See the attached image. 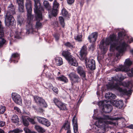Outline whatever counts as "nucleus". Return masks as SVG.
<instances>
[{
	"label": "nucleus",
	"instance_id": "57",
	"mask_svg": "<svg viewBox=\"0 0 133 133\" xmlns=\"http://www.w3.org/2000/svg\"><path fill=\"white\" fill-rule=\"evenodd\" d=\"M94 45H91L89 49L92 50H93L94 49Z\"/></svg>",
	"mask_w": 133,
	"mask_h": 133
},
{
	"label": "nucleus",
	"instance_id": "55",
	"mask_svg": "<svg viewBox=\"0 0 133 133\" xmlns=\"http://www.w3.org/2000/svg\"><path fill=\"white\" fill-rule=\"evenodd\" d=\"M127 127L131 129H133V124H131L127 126Z\"/></svg>",
	"mask_w": 133,
	"mask_h": 133
},
{
	"label": "nucleus",
	"instance_id": "59",
	"mask_svg": "<svg viewBox=\"0 0 133 133\" xmlns=\"http://www.w3.org/2000/svg\"><path fill=\"white\" fill-rule=\"evenodd\" d=\"M82 101V97H80L79 99L78 100V102L77 104H79Z\"/></svg>",
	"mask_w": 133,
	"mask_h": 133
},
{
	"label": "nucleus",
	"instance_id": "36",
	"mask_svg": "<svg viewBox=\"0 0 133 133\" xmlns=\"http://www.w3.org/2000/svg\"><path fill=\"white\" fill-rule=\"evenodd\" d=\"M14 109L15 112L18 114H21V112L20 109L19 108L17 107H15L14 108Z\"/></svg>",
	"mask_w": 133,
	"mask_h": 133
},
{
	"label": "nucleus",
	"instance_id": "50",
	"mask_svg": "<svg viewBox=\"0 0 133 133\" xmlns=\"http://www.w3.org/2000/svg\"><path fill=\"white\" fill-rule=\"evenodd\" d=\"M52 90L54 91L56 94H57L58 93V90L57 88L56 87H53L52 88Z\"/></svg>",
	"mask_w": 133,
	"mask_h": 133
},
{
	"label": "nucleus",
	"instance_id": "14",
	"mask_svg": "<svg viewBox=\"0 0 133 133\" xmlns=\"http://www.w3.org/2000/svg\"><path fill=\"white\" fill-rule=\"evenodd\" d=\"M38 121L40 123L48 127L50 125V123L47 119L44 117L37 116L36 117Z\"/></svg>",
	"mask_w": 133,
	"mask_h": 133
},
{
	"label": "nucleus",
	"instance_id": "15",
	"mask_svg": "<svg viewBox=\"0 0 133 133\" xmlns=\"http://www.w3.org/2000/svg\"><path fill=\"white\" fill-rule=\"evenodd\" d=\"M34 98L36 103H39L41 105L44 107H47L46 103L42 98L36 96H34Z\"/></svg>",
	"mask_w": 133,
	"mask_h": 133
},
{
	"label": "nucleus",
	"instance_id": "5",
	"mask_svg": "<svg viewBox=\"0 0 133 133\" xmlns=\"http://www.w3.org/2000/svg\"><path fill=\"white\" fill-rule=\"evenodd\" d=\"M15 8L12 4H11L8 7V10L6 15L5 22V24L7 26L13 25L15 23L14 18L12 15L15 13Z\"/></svg>",
	"mask_w": 133,
	"mask_h": 133
},
{
	"label": "nucleus",
	"instance_id": "33",
	"mask_svg": "<svg viewBox=\"0 0 133 133\" xmlns=\"http://www.w3.org/2000/svg\"><path fill=\"white\" fill-rule=\"evenodd\" d=\"M82 35H78L75 36V39L78 42H81L82 41Z\"/></svg>",
	"mask_w": 133,
	"mask_h": 133
},
{
	"label": "nucleus",
	"instance_id": "13",
	"mask_svg": "<svg viewBox=\"0 0 133 133\" xmlns=\"http://www.w3.org/2000/svg\"><path fill=\"white\" fill-rule=\"evenodd\" d=\"M4 32L0 21V48L2 47L6 43V40L4 38Z\"/></svg>",
	"mask_w": 133,
	"mask_h": 133
},
{
	"label": "nucleus",
	"instance_id": "32",
	"mask_svg": "<svg viewBox=\"0 0 133 133\" xmlns=\"http://www.w3.org/2000/svg\"><path fill=\"white\" fill-rule=\"evenodd\" d=\"M59 21L63 27L65 26L64 19L62 17L60 16L59 17Z\"/></svg>",
	"mask_w": 133,
	"mask_h": 133
},
{
	"label": "nucleus",
	"instance_id": "49",
	"mask_svg": "<svg viewBox=\"0 0 133 133\" xmlns=\"http://www.w3.org/2000/svg\"><path fill=\"white\" fill-rule=\"evenodd\" d=\"M28 121L32 124H35V122L34 121V120L32 119L29 117Z\"/></svg>",
	"mask_w": 133,
	"mask_h": 133
},
{
	"label": "nucleus",
	"instance_id": "63",
	"mask_svg": "<svg viewBox=\"0 0 133 133\" xmlns=\"http://www.w3.org/2000/svg\"><path fill=\"white\" fill-rule=\"evenodd\" d=\"M66 133H71V131L70 130H68L67 131Z\"/></svg>",
	"mask_w": 133,
	"mask_h": 133
},
{
	"label": "nucleus",
	"instance_id": "4",
	"mask_svg": "<svg viewBox=\"0 0 133 133\" xmlns=\"http://www.w3.org/2000/svg\"><path fill=\"white\" fill-rule=\"evenodd\" d=\"M87 54V49L85 46H83L81 48L80 52V58L81 60H84L87 67H88L91 70L95 69V61L93 59H89L87 62V59L86 56Z\"/></svg>",
	"mask_w": 133,
	"mask_h": 133
},
{
	"label": "nucleus",
	"instance_id": "64",
	"mask_svg": "<svg viewBox=\"0 0 133 133\" xmlns=\"http://www.w3.org/2000/svg\"><path fill=\"white\" fill-rule=\"evenodd\" d=\"M131 53L133 55V49L130 50Z\"/></svg>",
	"mask_w": 133,
	"mask_h": 133
},
{
	"label": "nucleus",
	"instance_id": "54",
	"mask_svg": "<svg viewBox=\"0 0 133 133\" xmlns=\"http://www.w3.org/2000/svg\"><path fill=\"white\" fill-rule=\"evenodd\" d=\"M54 36L55 37V38L56 40V41H57L58 40L59 38V35H57V36H56V35H54Z\"/></svg>",
	"mask_w": 133,
	"mask_h": 133
},
{
	"label": "nucleus",
	"instance_id": "52",
	"mask_svg": "<svg viewBox=\"0 0 133 133\" xmlns=\"http://www.w3.org/2000/svg\"><path fill=\"white\" fill-rule=\"evenodd\" d=\"M5 122H4L0 121V127H2L5 125Z\"/></svg>",
	"mask_w": 133,
	"mask_h": 133
},
{
	"label": "nucleus",
	"instance_id": "39",
	"mask_svg": "<svg viewBox=\"0 0 133 133\" xmlns=\"http://www.w3.org/2000/svg\"><path fill=\"white\" fill-rule=\"evenodd\" d=\"M5 110V107L3 106H0V114L3 113Z\"/></svg>",
	"mask_w": 133,
	"mask_h": 133
},
{
	"label": "nucleus",
	"instance_id": "51",
	"mask_svg": "<svg viewBox=\"0 0 133 133\" xmlns=\"http://www.w3.org/2000/svg\"><path fill=\"white\" fill-rule=\"evenodd\" d=\"M109 95V92L106 93L105 95V97L107 99H110V96Z\"/></svg>",
	"mask_w": 133,
	"mask_h": 133
},
{
	"label": "nucleus",
	"instance_id": "2",
	"mask_svg": "<svg viewBox=\"0 0 133 133\" xmlns=\"http://www.w3.org/2000/svg\"><path fill=\"white\" fill-rule=\"evenodd\" d=\"M118 39L117 38V36L114 34L110 35L109 37L106 39L105 42L103 40L101 42L99 45L101 51L102 53L104 54L106 53L107 50V45L110 44V49L115 48L118 44Z\"/></svg>",
	"mask_w": 133,
	"mask_h": 133
},
{
	"label": "nucleus",
	"instance_id": "17",
	"mask_svg": "<svg viewBox=\"0 0 133 133\" xmlns=\"http://www.w3.org/2000/svg\"><path fill=\"white\" fill-rule=\"evenodd\" d=\"M97 33L94 32L91 34L89 36L88 39L90 42H95L96 40L97 36Z\"/></svg>",
	"mask_w": 133,
	"mask_h": 133
},
{
	"label": "nucleus",
	"instance_id": "28",
	"mask_svg": "<svg viewBox=\"0 0 133 133\" xmlns=\"http://www.w3.org/2000/svg\"><path fill=\"white\" fill-rule=\"evenodd\" d=\"M70 124L69 122L66 121L63 127L65 130H70Z\"/></svg>",
	"mask_w": 133,
	"mask_h": 133
},
{
	"label": "nucleus",
	"instance_id": "47",
	"mask_svg": "<svg viewBox=\"0 0 133 133\" xmlns=\"http://www.w3.org/2000/svg\"><path fill=\"white\" fill-rule=\"evenodd\" d=\"M19 56V55L17 53H15L12 54V57L15 58L18 57Z\"/></svg>",
	"mask_w": 133,
	"mask_h": 133
},
{
	"label": "nucleus",
	"instance_id": "12",
	"mask_svg": "<svg viewBox=\"0 0 133 133\" xmlns=\"http://www.w3.org/2000/svg\"><path fill=\"white\" fill-rule=\"evenodd\" d=\"M12 98L14 102L17 104H22V100L20 95L15 93L12 94Z\"/></svg>",
	"mask_w": 133,
	"mask_h": 133
},
{
	"label": "nucleus",
	"instance_id": "16",
	"mask_svg": "<svg viewBox=\"0 0 133 133\" xmlns=\"http://www.w3.org/2000/svg\"><path fill=\"white\" fill-rule=\"evenodd\" d=\"M77 70L78 73L83 79L85 78L86 77L85 71V68L81 66H78L77 68Z\"/></svg>",
	"mask_w": 133,
	"mask_h": 133
},
{
	"label": "nucleus",
	"instance_id": "45",
	"mask_svg": "<svg viewBox=\"0 0 133 133\" xmlns=\"http://www.w3.org/2000/svg\"><path fill=\"white\" fill-rule=\"evenodd\" d=\"M16 1L18 5L23 4L24 0H16Z\"/></svg>",
	"mask_w": 133,
	"mask_h": 133
},
{
	"label": "nucleus",
	"instance_id": "43",
	"mask_svg": "<svg viewBox=\"0 0 133 133\" xmlns=\"http://www.w3.org/2000/svg\"><path fill=\"white\" fill-rule=\"evenodd\" d=\"M24 130L26 133H33V131H31L29 129L26 128L24 129Z\"/></svg>",
	"mask_w": 133,
	"mask_h": 133
},
{
	"label": "nucleus",
	"instance_id": "58",
	"mask_svg": "<svg viewBox=\"0 0 133 133\" xmlns=\"http://www.w3.org/2000/svg\"><path fill=\"white\" fill-rule=\"evenodd\" d=\"M26 105L28 107H30L31 105V102L30 101L28 102V104H26Z\"/></svg>",
	"mask_w": 133,
	"mask_h": 133
},
{
	"label": "nucleus",
	"instance_id": "19",
	"mask_svg": "<svg viewBox=\"0 0 133 133\" xmlns=\"http://www.w3.org/2000/svg\"><path fill=\"white\" fill-rule=\"evenodd\" d=\"M72 123L73 125L74 131L75 133H76L78 131V125L77 123V119L76 116H74L72 119Z\"/></svg>",
	"mask_w": 133,
	"mask_h": 133
},
{
	"label": "nucleus",
	"instance_id": "24",
	"mask_svg": "<svg viewBox=\"0 0 133 133\" xmlns=\"http://www.w3.org/2000/svg\"><path fill=\"white\" fill-rule=\"evenodd\" d=\"M55 61L57 65L58 66L61 65L63 64L62 58L59 57H57L55 58Z\"/></svg>",
	"mask_w": 133,
	"mask_h": 133
},
{
	"label": "nucleus",
	"instance_id": "40",
	"mask_svg": "<svg viewBox=\"0 0 133 133\" xmlns=\"http://www.w3.org/2000/svg\"><path fill=\"white\" fill-rule=\"evenodd\" d=\"M18 6V9L19 11L20 12H23L24 11L23 4L19 5Z\"/></svg>",
	"mask_w": 133,
	"mask_h": 133
},
{
	"label": "nucleus",
	"instance_id": "46",
	"mask_svg": "<svg viewBox=\"0 0 133 133\" xmlns=\"http://www.w3.org/2000/svg\"><path fill=\"white\" fill-rule=\"evenodd\" d=\"M103 104L104 102L103 101H102L99 102L98 103V104L100 107L103 106H103L105 105H104Z\"/></svg>",
	"mask_w": 133,
	"mask_h": 133
},
{
	"label": "nucleus",
	"instance_id": "23",
	"mask_svg": "<svg viewBox=\"0 0 133 133\" xmlns=\"http://www.w3.org/2000/svg\"><path fill=\"white\" fill-rule=\"evenodd\" d=\"M62 55L67 61L69 60L72 57L70 55V53L68 51H63Z\"/></svg>",
	"mask_w": 133,
	"mask_h": 133
},
{
	"label": "nucleus",
	"instance_id": "53",
	"mask_svg": "<svg viewBox=\"0 0 133 133\" xmlns=\"http://www.w3.org/2000/svg\"><path fill=\"white\" fill-rule=\"evenodd\" d=\"M75 0H67V2L68 4H71L73 3Z\"/></svg>",
	"mask_w": 133,
	"mask_h": 133
},
{
	"label": "nucleus",
	"instance_id": "20",
	"mask_svg": "<svg viewBox=\"0 0 133 133\" xmlns=\"http://www.w3.org/2000/svg\"><path fill=\"white\" fill-rule=\"evenodd\" d=\"M24 114L22 116V122L24 125L26 126H28L29 123L28 121L29 117H28L25 116Z\"/></svg>",
	"mask_w": 133,
	"mask_h": 133
},
{
	"label": "nucleus",
	"instance_id": "3",
	"mask_svg": "<svg viewBox=\"0 0 133 133\" xmlns=\"http://www.w3.org/2000/svg\"><path fill=\"white\" fill-rule=\"evenodd\" d=\"M26 3L25 6L27 12V24L26 25V34H29L32 33L33 31V26L31 22L32 20L33 16L31 15L32 8L31 7V3L30 0H26Z\"/></svg>",
	"mask_w": 133,
	"mask_h": 133
},
{
	"label": "nucleus",
	"instance_id": "18",
	"mask_svg": "<svg viewBox=\"0 0 133 133\" xmlns=\"http://www.w3.org/2000/svg\"><path fill=\"white\" fill-rule=\"evenodd\" d=\"M112 103L114 106L119 109L122 108L123 105V102L122 100L114 101Z\"/></svg>",
	"mask_w": 133,
	"mask_h": 133
},
{
	"label": "nucleus",
	"instance_id": "48",
	"mask_svg": "<svg viewBox=\"0 0 133 133\" xmlns=\"http://www.w3.org/2000/svg\"><path fill=\"white\" fill-rule=\"evenodd\" d=\"M64 45L67 46L72 47V45L69 42H67L64 44Z\"/></svg>",
	"mask_w": 133,
	"mask_h": 133
},
{
	"label": "nucleus",
	"instance_id": "60",
	"mask_svg": "<svg viewBox=\"0 0 133 133\" xmlns=\"http://www.w3.org/2000/svg\"><path fill=\"white\" fill-rule=\"evenodd\" d=\"M0 133H5V132L2 129H0Z\"/></svg>",
	"mask_w": 133,
	"mask_h": 133
},
{
	"label": "nucleus",
	"instance_id": "42",
	"mask_svg": "<svg viewBox=\"0 0 133 133\" xmlns=\"http://www.w3.org/2000/svg\"><path fill=\"white\" fill-rule=\"evenodd\" d=\"M109 95H110V99H112L115 98L116 96V95L114 94H113L111 92H109Z\"/></svg>",
	"mask_w": 133,
	"mask_h": 133
},
{
	"label": "nucleus",
	"instance_id": "37",
	"mask_svg": "<svg viewBox=\"0 0 133 133\" xmlns=\"http://www.w3.org/2000/svg\"><path fill=\"white\" fill-rule=\"evenodd\" d=\"M62 14L64 16H66L68 14V12L65 9H63L62 11Z\"/></svg>",
	"mask_w": 133,
	"mask_h": 133
},
{
	"label": "nucleus",
	"instance_id": "61",
	"mask_svg": "<svg viewBox=\"0 0 133 133\" xmlns=\"http://www.w3.org/2000/svg\"><path fill=\"white\" fill-rule=\"evenodd\" d=\"M133 42V39L132 38H131V41H128V42H129V43H130Z\"/></svg>",
	"mask_w": 133,
	"mask_h": 133
},
{
	"label": "nucleus",
	"instance_id": "29",
	"mask_svg": "<svg viewBox=\"0 0 133 133\" xmlns=\"http://www.w3.org/2000/svg\"><path fill=\"white\" fill-rule=\"evenodd\" d=\"M35 128L38 132H44L45 131V130L42 127L38 125H35Z\"/></svg>",
	"mask_w": 133,
	"mask_h": 133
},
{
	"label": "nucleus",
	"instance_id": "21",
	"mask_svg": "<svg viewBox=\"0 0 133 133\" xmlns=\"http://www.w3.org/2000/svg\"><path fill=\"white\" fill-rule=\"evenodd\" d=\"M112 107L110 105H105L103 106V108H102V111L106 113H109L112 110Z\"/></svg>",
	"mask_w": 133,
	"mask_h": 133
},
{
	"label": "nucleus",
	"instance_id": "11",
	"mask_svg": "<svg viewBox=\"0 0 133 133\" xmlns=\"http://www.w3.org/2000/svg\"><path fill=\"white\" fill-rule=\"evenodd\" d=\"M68 76L72 84L75 83H78L80 80V78L79 76L75 73H71L68 75Z\"/></svg>",
	"mask_w": 133,
	"mask_h": 133
},
{
	"label": "nucleus",
	"instance_id": "31",
	"mask_svg": "<svg viewBox=\"0 0 133 133\" xmlns=\"http://www.w3.org/2000/svg\"><path fill=\"white\" fill-rule=\"evenodd\" d=\"M57 78L58 80L63 81L65 83H67L68 82V80L67 78L63 76L57 77Z\"/></svg>",
	"mask_w": 133,
	"mask_h": 133
},
{
	"label": "nucleus",
	"instance_id": "22",
	"mask_svg": "<svg viewBox=\"0 0 133 133\" xmlns=\"http://www.w3.org/2000/svg\"><path fill=\"white\" fill-rule=\"evenodd\" d=\"M68 61L69 63L72 65L77 66L78 65V63L74 58H72V57L71 58H70Z\"/></svg>",
	"mask_w": 133,
	"mask_h": 133
},
{
	"label": "nucleus",
	"instance_id": "8",
	"mask_svg": "<svg viewBox=\"0 0 133 133\" xmlns=\"http://www.w3.org/2000/svg\"><path fill=\"white\" fill-rule=\"evenodd\" d=\"M121 118H110L108 116H104L103 118H99L98 123H104L105 124H115L114 123L112 122L111 121H110V120L113 119L115 120H117L118 119H120Z\"/></svg>",
	"mask_w": 133,
	"mask_h": 133
},
{
	"label": "nucleus",
	"instance_id": "27",
	"mask_svg": "<svg viewBox=\"0 0 133 133\" xmlns=\"http://www.w3.org/2000/svg\"><path fill=\"white\" fill-rule=\"evenodd\" d=\"M57 106L61 110H64L66 109L65 105L62 102H59L57 104Z\"/></svg>",
	"mask_w": 133,
	"mask_h": 133
},
{
	"label": "nucleus",
	"instance_id": "9",
	"mask_svg": "<svg viewBox=\"0 0 133 133\" xmlns=\"http://www.w3.org/2000/svg\"><path fill=\"white\" fill-rule=\"evenodd\" d=\"M127 46L125 42L122 40L120 43L119 45L116 48V49L118 51L119 54H117V56H120L122 55V53L125 50V48Z\"/></svg>",
	"mask_w": 133,
	"mask_h": 133
},
{
	"label": "nucleus",
	"instance_id": "6",
	"mask_svg": "<svg viewBox=\"0 0 133 133\" xmlns=\"http://www.w3.org/2000/svg\"><path fill=\"white\" fill-rule=\"evenodd\" d=\"M35 2L34 10L35 12L36 18L37 20L39 21L42 19V13L44 12L43 9L40 7V3L38 0H34Z\"/></svg>",
	"mask_w": 133,
	"mask_h": 133
},
{
	"label": "nucleus",
	"instance_id": "25",
	"mask_svg": "<svg viewBox=\"0 0 133 133\" xmlns=\"http://www.w3.org/2000/svg\"><path fill=\"white\" fill-rule=\"evenodd\" d=\"M43 4L46 9L48 10V13H49L50 10H51V8L48 2L47 1H44L43 2Z\"/></svg>",
	"mask_w": 133,
	"mask_h": 133
},
{
	"label": "nucleus",
	"instance_id": "1",
	"mask_svg": "<svg viewBox=\"0 0 133 133\" xmlns=\"http://www.w3.org/2000/svg\"><path fill=\"white\" fill-rule=\"evenodd\" d=\"M125 78L124 77L121 75H116L114 77H112V81L111 82L109 83L107 85L108 89L110 90L116 89L118 90L124 94L127 95H130L132 92V90L123 89L119 87V85L118 84V82H120L124 80Z\"/></svg>",
	"mask_w": 133,
	"mask_h": 133
},
{
	"label": "nucleus",
	"instance_id": "10",
	"mask_svg": "<svg viewBox=\"0 0 133 133\" xmlns=\"http://www.w3.org/2000/svg\"><path fill=\"white\" fill-rule=\"evenodd\" d=\"M59 7V4L55 0L53 2V5L52 10H50L49 14L54 16H56L58 13V9Z\"/></svg>",
	"mask_w": 133,
	"mask_h": 133
},
{
	"label": "nucleus",
	"instance_id": "34",
	"mask_svg": "<svg viewBox=\"0 0 133 133\" xmlns=\"http://www.w3.org/2000/svg\"><path fill=\"white\" fill-rule=\"evenodd\" d=\"M23 131L22 130H21L17 128L16 129L12 130H10L9 132H14V133H18L20 132H22Z\"/></svg>",
	"mask_w": 133,
	"mask_h": 133
},
{
	"label": "nucleus",
	"instance_id": "35",
	"mask_svg": "<svg viewBox=\"0 0 133 133\" xmlns=\"http://www.w3.org/2000/svg\"><path fill=\"white\" fill-rule=\"evenodd\" d=\"M42 26V24L41 23L38 21H37L36 22V28L38 29H40L41 28Z\"/></svg>",
	"mask_w": 133,
	"mask_h": 133
},
{
	"label": "nucleus",
	"instance_id": "41",
	"mask_svg": "<svg viewBox=\"0 0 133 133\" xmlns=\"http://www.w3.org/2000/svg\"><path fill=\"white\" fill-rule=\"evenodd\" d=\"M21 33L20 32H16L14 37L17 39H19L21 38Z\"/></svg>",
	"mask_w": 133,
	"mask_h": 133
},
{
	"label": "nucleus",
	"instance_id": "26",
	"mask_svg": "<svg viewBox=\"0 0 133 133\" xmlns=\"http://www.w3.org/2000/svg\"><path fill=\"white\" fill-rule=\"evenodd\" d=\"M12 122L15 123H17L19 122V119L17 115H13L11 119Z\"/></svg>",
	"mask_w": 133,
	"mask_h": 133
},
{
	"label": "nucleus",
	"instance_id": "56",
	"mask_svg": "<svg viewBox=\"0 0 133 133\" xmlns=\"http://www.w3.org/2000/svg\"><path fill=\"white\" fill-rule=\"evenodd\" d=\"M122 32H120L118 33V38L122 36Z\"/></svg>",
	"mask_w": 133,
	"mask_h": 133
},
{
	"label": "nucleus",
	"instance_id": "30",
	"mask_svg": "<svg viewBox=\"0 0 133 133\" xmlns=\"http://www.w3.org/2000/svg\"><path fill=\"white\" fill-rule=\"evenodd\" d=\"M132 64V62L130 60L129 58H128L125 60L124 63V65L123 66H125L126 67H127V66L129 67Z\"/></svg>",
	"mask_w": 133,
	"mask_h": 133
},
{
	"label": "nucleus",
	"instance_id": "38",
	"mask_svg": "<svg viewBox=\"0 0 133 133\" xmlns=\"http://www.w3.org/2000/svg\"><path fill=\"white\" fill-rule=\"evenodd\" d=\"M18 23L21 25L24 23L25 20L23 18H19L18 19Z\"/></svg>",
	"mask_w": 133,
	"mask_h": 133
},
{
	"label": "nucleus",
	"instance_id": "7",
	"mask_svg": "<svg viewBox=\"0 0 133 133\" xmlns=\"http://www.w3.org/2000/svg\"><path fill=\"white\" fill-rule=\"evenodd\" d=\"M116 71H124L127 72V75L130 77H133V69L132 68L130 70L128 67H126L125 66L120 65L119 67L115 69Z\"/></svg>",
	"mask_w": 133,
	"mask_h": 133
},
{
	"label": "nucleus",
	"instance_id": "62",
	"mask_svg": "<svg viewBox=\"0 0 133 133\" xmlns=\"http://www.w3.org/2000/svg\"><path fill=\"white\" fill-rule=\"evenodd\" d=\"M43 110L42 109H39V111L40 112H43Z\"/></svg>",
	"mask_w": 133,
	"mask_h": 133
},
{
	"label": "nucleus",
	"instance_id": "44",
	"mask_svg": "<svg viewBox=\"0 0 133 133\" xmlns=\"http://www.w3.org/2000/svg\"><path fill=\"white\" fill-rule=\"evenodd\" d=\"M53 101L54 103L57 106V104L59 103V102H61L60 101H59L58 99L56 98H54Z\"/></svg>",
	"mask_w": 133,
	"mask_h": 133
}]
</instances>
